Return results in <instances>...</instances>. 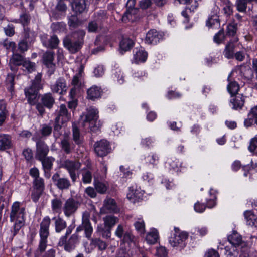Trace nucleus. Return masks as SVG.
I'll return each instance as SVG.
<instances>
[{
    "mask_svg": "<svg viewBox=\"0 0 257 257\" xmlns=\"http://www.w3.org/2000/svg\"><path fill=\"white\" fill-rule=\"evenodd\" d=\"M85 30L78 29L66 36L63 39L64 47L70 53L75 54L82 49L84 44Z\"/></svg>",
    "mask_w": 257,
    "mask_h": 257,
    "instance_id": "obj_1",
    "label": "nucleus"
},
{
    "mask_svg": "<svg viewBox=\"0 0 257 257\" xmlns=\"http://www.w3.org/2000/svg\"><path fill=\"white\" fill-rule=\"evenodd\" d=\"M36 105V109L38 112V115L43 117L45 113L46 109L50 110L52 109L56 104L55 96L51 92L41 94Z\"/></svg>",
    "mask_w": 257,
    "mask_h": 257,
    "instance_id": "obj_2",
    "label": "nucleus"
},
{
    "mask_svg": "<svg viewBox=\"0 0 257 257\" xmlns=\"http://www.w3.org/2000/svg\"><path fill=\"white\" fill-rule=\"evenodd\" d=\"M98 113L97 110L92 107L86 109L84 122L88 123L90 130L92 132L99 131L101 126L100 121H98Z\"/></svg>",
    "mask_w": 257,
    "mask_h": 257,
    "instance_id": "obj_3",
    "label": "nucleus"
},
{
    "mask_svg": "<svg viewBox=\"0 0 257 257\" xmlns=\"http://www.w3.org/2000/svg\"><path fill=\"white\" fill-rule=\"evenodd\" d=\"M79 242V236L74 233L70 236H61L58 243V246L62 247L64 250L70 252L74 250Z\"/></svg>",
    "mask_w": 257,
    "mask_h": 257,
    "instance_id": "obj_4",
    "label": "nucleus"
},
{
    "mask_svg": "<svg viewBox=\"0 0 257 257\" xmlns=\"http://www.w3.org/2000/svg\"><path fill=\"white\" fill-rule=\"evenodd\" d=\"M81 203L78 200L74 197H70L63 204L62 210L66 217H70L74 215Z\"/></svg>",
    "mask_w": 257,
    "mask_h": 257,
    "instance_id": "obj_5",
    "label": "nucleus"
},
{
    "mask_svg": "<svg viewBox=\"0 0 257 257\" xmlns=\"http://www.w3.org/2000/svg\"><path fill=\"white\" fill-rule=\"evenodd\" d=\"M42 89L32 85L25 88V95L28 103L30 105L36 106L41 95L39 94V91Z\"/></svg>",
    "mask_w": 257,
    "mask_h": 257,
    "instance_id": "obj_6",
    "label": "nucleus"
},
{
    "mask_svg": "<svg viewBox=\"0 0 257 257\" xmlns=\"http://www.w3.org/2000/svg\"><path fill=\"white\" fill-rule=\"evenodd\" d=\"M81 165V163L78 161L69 159L65 160L62 164V167L66 169L69 172L73 182H75L76 181V171L78 170L80 168Z\"/></svg>",
    "mask_w": 257,
    "mask_h": 257,
    "instance_id": "obj_7",
    "label": "nucleus"
},
{
    "mask_svg": "<svg viewBox=\"0 0 257 257\" xmlns=\"http://www.w3.org/2000/svg\"><path fill=\"white\" fill-rule=\"evenodd\" d=\"M52 180L54 185L61 191L68 190L71 186L70 180L67 177L61 176L58 172L53 174Z\"/></svg>",
    "mask_w": 257,
    "mask_h": 257,
    "instance_id": "obj_8",
    "label": "nucleus"
},
{
    "mask_svg": "<svg viewBox=\"0 0 257 257\" xmlns=\"http://www.w3.org/2000/svg\"><path fill=\"white\" fill-rule=\"evenodd\" d=\"M94 151L98 156L103 157L111 151L109 142L105 139H102L95 142L94 145Z\"/></svg>",
    "mask_w": 257,
    "mask_h": 257,
    "instance_id": "obj_9",
    "label": "nucleus"
},
{
    "mask_svg": "<svg viewBox=\"0 0 257 257\" xmlns=\"http://www.w3.org/2000/svg\"><path fill=\"white\" fill-rule=\"evenodd\" d=\"M32 140L36 143V150L35 158L37 160H42L47 157L49 151V148L44 141L37 137H33Z\"/></svg>",
    "mask_w": 257,
    "mask_h": 257,
    "instance_id": "obj_10",
    "label": "nucleus"
},
{
    "mask_svg": "<svg viewBox=\"0 0 257 257\" xmlns=\"http://www.w3.org/2000/svg\"><path fill=\"white\" fill-rule=\"evenodd\" d=\"M55 53L52 51H48L43 55V62L48 69V73L50 76L54 74L56 70V64L53 62Z\"/></svg>",
    "mask_w": 257,
    "mask_h": 257,
    "instance_id": "obj_11",
    "label": "nucleus"
},
{
    "mask_svg": "<svg viewBox=\"0 0 257 257\" xmlns=\"http://www.w3.org/2000/svg\"><path fill=\"white\" fill-rule=\"evenodd\" d=\"M83 230L85 231V237L90 239L93 232V228L87 216H83L82 224L77 227L76 233L78 234L79 232Z\"/></svg>",
    "mask_w": 257,
    "mask_h": 257,
    "instance_id": "obj_12",
    "label": "nucleus"
},
{
    "mask_svg": "<svg viewBox=\"0 0 257 257\" xmlns=\"http://www.w3.org/2000/svg\"><path fill=\"white\" fill-rule=\"evenodd\" d=\"M60 146L62 151L66 154H69L74 150L75 144L71 142L68 135L65 134L61 140Z\"/></svg>",
    "mask_w": 257,
    "mask_h": 257,
    "instance_id": "obj_13",
    "label": "nucleus"
},
{
    "mask_svg": "<svg viewBox=\"0 0 257 257\" xmlns=\"http://www.w3.org/2000/svg\"><path fill=\"white\" fill-rule=\"evenodd\" d=\"M51 223V219L48 216L44 217L42 222H41L40 226V229L39 231V234L40 238H46L49 235V226Z\"/></svg>",
    "mask_w": 257,
    "mask_h": 257,
    "instance_id": "obj_14",
    "label": "nucleus"
},
{
    "mask_svg": "<svg viewBox=\"0 0 257 257\" xmlns=\"http://www.w3.org/2000/svg\"><path fill=\"white\" fill-rule=\"evenodd\" d=\"M51 89L53 92L63 94L67 91L66 81L64 78L60 77L57 79L56 83L51 86Z\"/></svg>",
    "mask_w": 257,
    "mask_h": 257,
    "instance_id": "obj_15",
    "label": "nucleus"
},
{
    "mask_svg": "<svg viewBox=\"0 0 257 257\" xmlns=\"http://www.w3.org/2000/svg\"><path fill=\"white\" fill-rule=\"evenodd\" d=\"M12 146V137L8 134H0V152L10 149Z\"/></svg>",
    "mask_w": 257,
    "mask_h": 257,
    "instance_id": "obj_16",
    "label": "nucleus"
},
{
    "mask_svg": "<svg viewBox=\"0 0 257 257\" xmlns=\"http://www.w3.org/2000/svg\"><path fill=\"white\" fill-rule=\"evenodd\" d=\"M134 45V41L127 36L123 35L119 42L121 53L130 50Z\"/></svg>",
    "mask_w": 257,
    "mask_h": 257,
    "instance_id": "obj_17",
    "label": "nucleus"
},
{
    "mask_svg": "<svg viewBox=\"0 0 257 257\" xmlns=\"http://www.w3.org/2000/svg\"><path fill=\"white\" fill-rule=\"evenodd\" d=\"M29 38V33H26L23 39L20 40L18 43V48L17 49V52L24 54L28 51L30 46V43H29L28 40Z\"/></svg>",
    "mask_w": 257,
    "mask_h": 257,
    "instance_id": "obj_18",
    "label": "nucleus"
},
{
    "mask_svg": "<svg viewBox=\"0 0 257 257\" xmlns=\"http://www.w3.org/2000/svg\"><path fill=\"white\" fill-rule=\"evenodd\" d=\"M188 233L185 232L179 233L178 235L174 234L173 237L170 238L169 243L172 246H177L179 244L185 241L188 238Z\"/></svg>",
    "mask_w": 257,
    "mask_h": 257,
    "instance_id": "obj_19",
    "label": "nucleus"
},
{
    "mask_svg": "<svg viewBox=\"0 0 257 257\" xmlns=\"http://www.w3.org/2000/svg\"><path fill=\"white\" fill-rule=\"evenodd\" d=\"M139 11L137 8L127 9L122 17V21L124 23L133 22L137 18V14Z\"/></svg>",
    "mask_w": 257,
    "mask_h": 257,
    "instance_id": "obj_20",
    "label": "nucleus"
},
{
    "mask_svg": "<svg viewBox=\"0 0 257 257\" xmlns=\"http://www.w3.org/2000/svg\"><path fill=\"white\" fill-rule=\"evenodd\" d=\"M72 10L81 14L86 9V0H73L71 3Z\"/></svg>",
    "mask_w": 257,
    "mask_h": 257,
    "instance_id": "obj_21",
    "label": "nucleus"
},
{
    "mask_svg": "<svg viewBox=\"0 0 257 257\" xmlns=\"http://www.w3.org/2000/svg\"><path fill=\"white\" fill-rule=\"evenodd\" d=\"M72 131L73 141L75 144L80 146L83 142V137L81 136L80 130L75 122L72 123Z\"/></svg>",
    "mask_w": 257,
    "mask_h": 257,
    "instance_id": "obj_22",
    "label": "nucleus"
},
{
    "mask_svg": "<svg viewBox=\"0 0 257 257\" xmlns=\"http://www.w3.org/2000/svg\"><path fill=\"white\" fill-rule=\"evenodd\" d=\"M52 220L54 221L55 230L57 233H60L66 228V222L59 216L54 217Z\"/></svg>",
    "mask_w": 257,
    "mask_h": 257,
    "instance_id": "obj_23",
    "label": "nucleus"
},
{
    "mask_svg": "<svg viewBox=\"0 0 257 257\" xmlns=\"http://www.w3.org/2000/svg\"><path fill=\"white\" fill-rule=\"evenodd\" d=\"M160 38L157 31L152 30L146 34L145 43L148 44H156L159 42Z\"/></svg>",
    "mask_w": 257,
    "mask_h": 257,
    "instance_id": "obj_24",
    "label": "nucleus"
},
{
    "mask_svg": "<svg viewBox=\"0 0 257 257\" xmlns=\"http://www.w3.org/2000/svg\"><path fill=\"white\" fill-rule=\"evenodd\" d=\"M22 208L24 207H20V203L19 202H15L13 203L11 207L10 213V221L14 222L16 218H19V213Z\"/></svg>",
    "mask_w": 257,
    "mask_h": 257,
    "instance_id": "obj_25",
    "label": "nucleus"
},
{
    "mask_svg": "<svg viewBox=\"0 0 257 257\" xmlns=\"http://www.w3.org/2000/svg\"><path fill=\"white\" fill-rule=\"evenodd\" d=\"M82 24L81 21L75 14H72L68 17V25L70 30H74Z\"/></svg>",
    "mask_w": 257,
    "mask_h": 257,
    "instance_id": "obj_26",
    "label": "nucleus"
},
{
    "mask_svg": "<svg viewBox=\"0 0 257 257\" xmlns=\"http://www.w3.org/2000/svg\"><path fill=\"white\" fill-rule=\"evenodd\" d=\"M103 220L104 226L112 229L113 226L118 222L119 219L113 215H108L103 217Z\"/></svg>",
    "mask_w": 257,
    "mask_h": 257,
    "instance_id": "obj_27",
    "label": "nucleus"
},
{
    "mask_svg": "<svg viewBox=\"0 0 257 257\" xmlns=\"http://www.w3.org/2000/svg\"><path fill=\"white\" fill-rule=\"evenodd\" d=\"M235 45L234 42L232 40L228 42L226 45L223 54L224 56L228 59H233L234 58Z\"/></svg>",
    "mask_w": 257,
    "mask_h": 257,
    "instance_id": "obj_28",
    "label": "nucleus"
},
{
    "mask_svg": "<svg viewBox=\"0 0 257 257\" xmlns=\"http://www.w3.org/2000/svg\"><path fill=\"white\" fill-rule=\"evenodd\" d=\"M240 73L247 81H251L253 78V70L249 66H242L240 68Z\"/></svg>",
    "mask_w": 257,
    "mask_h": 257,
    "instance_id": "obj_29",
    "label": "nucleus"
},
{
    "mask_svg": "<svg viewBox=\"0 0 257 257\" xmlns=\"http://www.w3.org/2000/svg\"><path fill=\"white\" fill-rule=\"evenodd\" d=\"M228 240L233 246L236 247L242 243V237L236 231H234L232 234L228 236Z\"/></svg>",
    "mask_w": 257,
    "mask_h": 257,
    "instance_id": "obj_30",
    "label": "nucleus"
},
{
    "mask_svg": "<svg viewBox=\"0 0 257 257\" xmlns=\"http://www.w3.org/2000/svg\"><path fill=\"white\" fill-rule=\"evenodd\" d=\"M101 93L100 88L97 86H92L87 90V98L89 99L94 100L100 97Z\"/></svg>",
    "mask_w": 257,
    "mask_h": 257,
    "instance_id": "obj_31",
    "label": "nucleus"
},
{
    "mask_svg": "<svg viewBox=\"0 0 257 257\" xmlns=\"http://www.w3.org/2000/svg\"><path fill=\"white\" fill-rule=\"evenodd\" d=\"M104 206L110 212H116L118 210L116 203L114 199L107 198L104 201Z\"/></svg>",
    "mask_w": 257,
    "mask_h": 257,
    "instance_id": "obj_32",
    "label": "nucleus"
},
{
    "mask_svg": "<svg viewBox=\"0 0 257 257\" xmlns=\"http://www.w3.org/2000/svg\"><path fill=\"white\" fill-rule=\"evenodd\" d=\"M26 58L23 54L19 53L17 51L13 53V55L10 60L11 62L19 66L22 65Z\"/></svg>",
    "mask_w": 257,
    "mask_h": 257,
    "instance_id": "obj_33",
    "label": "nucleus"
},
{
    "mask_svg": "<svg viewBox=\"0 0 257 257\" xmlns=\"http://www.w3.org/2000/svg\"><path fill=\"white\" fill-rule=\"evenodd\" d=\"M90 244L95 247H98L101 251L105 250L108 246L107 244L99 238H92Z\"/></svg>",
    "mask_w": 257,
    "mask_h": 257,
    "instance_id": "obj_34",
    "label": "nucleus"
},
{
    "mask_svg": "<svg viewBox=\"0 0 257 257\" xmlns=\"http://www.w3.org/2000/svg\"><path fill=\"white\" fill-rule=\"evenodd\" d=\"M230 102L233 105V109H241L244 105V99L242 95H239L236 96L234 98L231 99Z\"/></svg>",
    "mask_w": 257,
    "mask_h": 257,
    "instance_id": "obj_35",
    "label": "nucleus"
},
{
    "mask_svg": "<svg viewBox=\"0 0 257 257\" xmlns=\"http://www.w3.org/2000/svg\"><path fill=\"white\" fill-rule=\"evenodd\" d=\"M63 120L62 118L61 120L59 119V117H56L55 119L54 124V136L56 139L59 138L61 133L60 130L62 128V124H63Z\"/></svg>",
    "mask_w": 257,
    "mask_h": 257,
    "instance_id": "obj_36",
    "label": "nucleus"
},
{
    "mask_svg": "<svg viewBox=\"0 0 257 257\" xmlns=\"http://www.w3.org/2000/svg\"><path fill=\"white\" fill-rule=\"evenodd\" d=\"M47 239L40 238L38 248L35 252L34 257H41V254L44 252L47 247Z\"/></svg>",
    "mask_w": 257,
    "mask_h": 257,
    "instance_id": "obj_37",
    "label": "nucleus"
},
{
    "mask_svg": "<svg viewBox=\"0 0 257 257\" xmlns=\"http://www.w3.org/2000/svg\"><path fill=\"white\" fill-rule=\"evenodd\" d=\"M51 28L55 33L64 32L66 31V24L63 22L53 23Z\"/></svg>",
    "mask_w": 257,
    "mask_h": 257,
    "instance_id": "obj_38",
    "label": "nucleus"
},
{
    "mask_svg": "<svg viewBox=\"0 0 257 257\" xmlns=\"http://www.w3.org/2000/svg\"><path fill=\"white\" fill-rule=\"evenodd\" d=\"M95 20L99 23L101 25L105 22L108 17L107 11L104 10H100L95 13Z\"/></svg>",
    "mask_w": 257,
    "mask_h": 257,
    "instance_id": "obj_39",
    "label": "nucleus"
},
{
    "mask_svg": "<svg viewBox=\"0 0 257 257\" xmlns=\"http://www.w3.org/2000/svg\"><path fill=\"white\" fill-rule=\"evenodd\" d=\"M180 4L186 5V9H189L190 12H193L198 6L196 0H178Z\"/></svg>",
    "mask_w": 257,
    "mask_h": 257,
    "instance_id": "obj_40",
    "label": "nucleus"
},
{
    "mask_svg": "<svg viewBox=\"0 0 257 257\" xmlns=\"http://www.w3.org/2000/svg\"><path fill=\"white\" fill-rule=\"evenodd\" d=\"M111 230L110 228L103 226L102 225H98L97 231L100 232L102 237L105 239H109L111 235Z\"/></svg>",
    "mask_w": 257,
    "mask_h": 257,
    "instance_id": "obj_41",
    "label": "nucleus"
},
{
    "mask_svg": "<svg viewBox=\"0 0 257 257\" xmlns=\"http://www.w3.org/2000/svg\"><path fill=\"white\" fill-rule=\"evenodd\" d=\"M1 44L7 50H11L13 53L17 51V45L14 42L10 41L8 38L5 39Z\"/></svg>",
    "mask_w": 257,
    "mask_h": 257,
    "instance_id": "obj_42",
    "label": "nucleus"
},
{
    "mask_svg": "<svg viewBox=\"0 0 257 257\" xmlns=\"http://www.w3.org/2000/svg\"><path fill=\"white\" fill-rule=\"evenodd\" d=\"M158 239V233L156 230H154L152 232L148 233L146 237V240L148 243L150 244L156 243Z\"/></svg>",
    "mask_w": 257,
    "mask_h": 257,
    "instance_id": "obj_43",
    "label": "nucleus"
},
{
    "mask_svg": "<svg viewBox=\"0 0 257 257\" xmlns=\"http://www.w3.org/2000/svg\"><path fill=\"white\" fill-rule=\"evenodd\" d=\"M82 69H80L79 72L76 74L73 77L71 83L75 87L79 88L82 86Z\"/></svg>",
    "mask_w": 257,
    "mask_h": 257,
    "instance_id": "obj_44",
    "label": "nucleus"
},
{
    "mask_svg": "<svg viewBox=\"0 0 257 257\" xmlns=\"http://www.w3.org/2000/svg\"><path fill=\"white\" fill-rule=\"evenodd\" d=\"M38 160L41 162L43 169H48L52 168L55 159L52 157H45L43 158L42 160Z\"/></svg>",
    "mask_w": 257,
    "mask_h": 257,
    "instance_id": "obj_45",
    "label": "nucleus"
},
{
    "mask_svg": "<svg viewBox=\"0 0 257 257\" xmlns=\"http://www.w3.org/2000/svg\"><path fill=\"white\" fill-rule=\"evenodd\" d=\"M147 58V53L143 50L137 51L134 55V60L136 63L145 62Z\"/></svg>",
    "mask_w": 257,
    "mask_h": 257,
    "instance_id": "obj_46",
    "label": "nucleus"
},
{
    "mask_svg": "<svg viewBox=\"0 0 257 257\" xmlns=\"http://www.w3.org/2000/svg\"><path fill=\"white\" fill-rule=\"evenodd\" d=\"M136 230L141 235L144 234L145 232V225L144 220L139 218L134 224Z\"/></svg>",
    "mask_w": 257,
    "mask_h": 257,
    "instance_id": "obj_47",
    "label": "nucleus"
},
{
    "mask_svg": "<svg viewBox=\"0 0 257 257\" xmlns=\"http://www.w3.org/2000/svg\"><path fill=\"white\" fill-rule=\"evenodd\" d=\"M101 27V25L95 20L91 21L88 23L87 29L89 32L96 33L98 31L100 28Z\"/></svg>",
    "mask_w": 257,
    "mask_h": 257,
    "instance_id": "obj_48",
    "label": "nucleus"
},
{
    "mask_svg": "<svg viewBox=\"0 0 257 257\" xmlns=\"http://www.w3.org/2000/svg\"><path fill=\"white\" fill-rule=\"evenodd\" d=\"M227 89L231 96H233L237 93L239 90V86L236 81H232L228 84Z\"/></svg>",
    "mask_w": 257,
    "mask_h": 257,
    "instance_id": "obj_49",
    "label": "nucleus"
},
{
    "mask_svg": "<svg viewBox=\"0 0 257 257\" xmlns=\"http://www.w3.org/2000/svg\"><path fill=\"white\" fill-rule=\"evenodd\" d=\"M244 215L248 225L253 226L255 225L256 217L251 211H246Z\"/></svg>",
    "mask_w": 257,
    "mask_h": 257,
    "instance_id": "obj_50",
    "label": "nucleus"
},
{
    "mask_svg": "<svg viewBox=\"0 0 257 257\" xmlns=\"http://www.w3.org/2000/svg\"><path fill=\"white\" fill-rule=\"evenodd\" d=\"M33 188L37 190L44 191L45 190V182L42 178L34 179L33 181Z\"/></svg>",
    "mask_w": 257,
    "mask_h": 257,
    "instance_id": "obj_51",
    "label": "nucleus"
},
{
    "mask_svg": "<svg viewBox=\"0 0 257 257\" xmlns=\"http://www.w3.org/2000/svg\"><path fill=\"white\" fill-rule=\"evenodd\" d=\"M6 104L4 100H0V125L4 122L8 111L6 109Z\"/></svg>",
    "mask_w": 257,
    "mask_h": 257,
    "instance_id": "obj_52",
    "label": "nucleus"
},
{
    "mask_svg": "<svg viewBox=\"0 0 257 257\" xmlns=\"http://www.w3.org/2000/svg\"><path fill=\"white\" fill-rule=\"evenodd\" d=\"M52 209L56 212H60L62 209L63 205L62 201L58 198H55L51 202Z\"/></svg>",
    "mask_w": 257,
    "mask_h": 257,
    "instance_id": "obj_53",
    "label": "nucleus"
},
{
    "mask_svg": "<svg viewBox=\"0 0 257 257\" xmlns=\"http://www.w3.org/2000/svg\"><path fill=\"white\" fill-rule=\"evenodd\" d=\"M15 75L13 73H9L7 75L6 82V85L8 86L9 90L11 92L13 91L14 87V79Z\"/></svg>",
    "mask_w": 257,
    "mask_h": 257,
    "instance_id": "obj_54",
    "label": "nucleus"
},
{
    "mask_svg": "<svg viewBox=\"0 0 257 257\" xmlns=\"http://www.w3.org/2000/svg\"><path fill=\"white\" fill-rule=\"evenodd\" d=\"M135 237L133 235L131 231H126L121 238V241L124 243H130L134 242L135 241Z\"/></svg>",
    "mask_w": 257,
    "mask_h": 257,
    "instance_id": "obj_55",
    "label": "nucleus"
},
{
    "mask_svg": "<svg viewBox=\"0 0 257 257\" xmlns=\"http://www.w3.org/2000/svg\"><path fill=\"white\" fill-rule=\"evenodd\" d=\"M95 189L98 193L104 194L106 193L107 190L106 185L102 182L97 181L94 183Z\"/></svg>",
    "mask_w": 257,
    "mask_h": 257,
    "instance_id": "obj_56",
    "label": "nucleus"
},
{
    "mask_svg": "<svg viewBox=\"0 0 257 257\" xmlns=\"http://www.w3.org/2000/svg\"><path fill=\"white\" fill-rule=\"evenodd\" d=\"M130 193L127 194V197L129 199H140L142 197L143 194L138 190H134L133 187L129 188Z\"/></svg>",
    "mask_w": 257,
    "mask_h": 257,
    "instance_id": "obj_57",
    "label": "nucleus"
},
{
    "mask_svg": "<svg viewBox=\"0 0 257 257\" xmlns=\"http://www.w3.org/2000/svg\"><path fill=\"white\" fill-rule=\"evenodd\" d=\"M59 43V40L57 36L54 34L53 35L49 40L48 44L47 46L52 49H55L57 47Z\"/></svg>",
    "mask_w": 257,
    "mask_h": 257,
    "instance_id": "obj_58",
    "label": "nucleus"
},
{
    "mask_svg": "<svg viewBox=\"0 0 257 257\" xmlns=\"http://www.w3.org/2000/svg\"><path fill=\"white\" fill-rule=\"evenodd\" d=\"M247 3V0H236L235 6L237 10L240 12H245Z\"/></svg>",
    "mask_w": 257,
    "mask_h": 257,
    "instance_id": "obj_59",
    "label": "nucleus"
},
{
    "mask_svg": "<svg viewBox=\"0 0 257 257\" xmlns=\"http://www.w3.org/2000/svg\"><path fill=\"white\" fill-rule=\"evenodd\" d=\"M22 66L29 73H31L35 70V63L29 60H27L26 59H25Z\"/></svg>",
    "mask_w": 257,
    "mask_h": 257,
    "instance_id": "obj_60",
    "label": "nucleus"
},
{
    "mask_svg": "<svg viewBox=\"0 0 257 257\" xmlns=\"http://www.w3.org/2000/svg\"><path fill=\"white\" fill-rule=\"evenodd\" d=\"M82 181L84 183H89L92 180V173L91 172L85 169L82 172Z\"/></svg>",
    "mask_w": 257,
    "mask_h": 257,
    "instance_id": "obj_61",
    "label": "nucleus"
},
{
    "mask_svg": "<svg viewBox=\"0 0 257 257\" xmlns=\"http://www.w3.org/2000/svg\"><path fill=\"white\" fill-rule=\"evenodd\" d=\"M43 193L44 191L33 188L31 195L33 201L35 203L37 202Z\"/></svg>",
    "mask_w": 257,
    "mask_h": 257,
    "instance_id": "obj_62",
    "label": "nucleus"
},
{
    "mask_svg": "<svg viewBox=\"0 0 257 257\" xmlns=\"http://www.w3.org/2000/svg\"><path fill=\"white\" fill-rule=\"evenodd\" d=\"M237 31V25L235 24L228 25L226 30V36H234Z\"/></svg>",
    "mask_w": 257,
    "mask_h": 257,
    "instance_id": "obj_63",
    "label": "nucleus"
},
{
    "mask_svg": "<svg viewBox=\"0 0 257 257\" xmlns=\"http://www.w3.org/2000/svg\"><path fill=\"white\" fill-rule=\"evenodd\" d=\"M225 35L223 29H221L214 37V41L217 44H220L225 39Z\"/></svg>",
    "mask_w": 257,
    "mask_h": 257,
    "instance_id": "obj_64",
    "label": "nucleus"
}]
</instances>
